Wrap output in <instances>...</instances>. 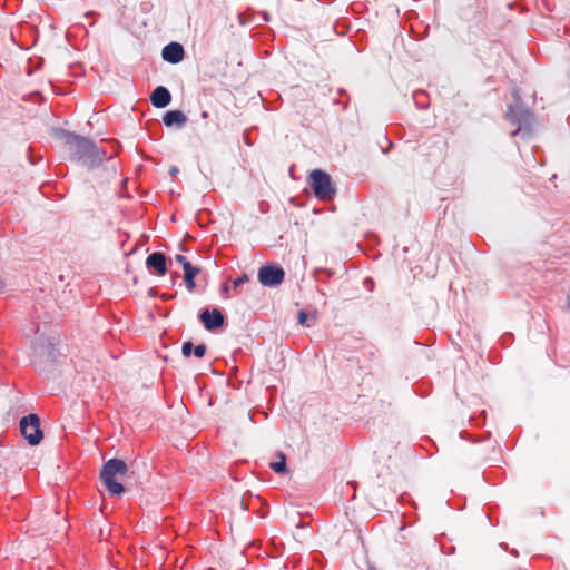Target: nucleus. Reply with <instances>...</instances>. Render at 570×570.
Returning a JSON list of instances; mask_svg holds the SVG:
<instances>
[{"instance_id": "obj_1", "label": "nucleus", "mask_w": 570, "mask_h": 570, "mask_svg": "<svg viewBox=\"0 0 570 570\" xmlns=\"http://www.w3.org/2000/svg\"><path fill=\"white\" fill-rule=\"evenodd\" d=\"M75 157L81 160L87 166H96L104 159L97 146L89 139L77 135H70L68 138Z\"/></svg>"}, {"instance_id": "obj_2", "label": "nucleus", "mask_w": 570, "mask_h": 570, "mask_svg": "<svg viewBox=\"0 0 570 570\" xmlns=\"http://www.w3.org/2000/svg\"><path fill=\"white\" fill-rule=\"evenodd\" d=\"M127 472L128 466L122 460L110 459L104 464L100 479L110 494L119 495L125 491L122 484L117 481V476H125Z\"/></svg>"}, {"instance_id": "obj_3", "label": "nucleus", "mask_w": 570, "mask_h": 570, "mask_svg": "<svg viewBox=\"0 0 570 570\" xmlns=\"http://www.w3.org/2000/svg\"><path fill=\"white\" fill-rule=\"evenodd\" d=\"M308 184L315 197L320 200H332L336 194L331 176L321 169L311 173Z\"/></svg>"}, {"instance_id": "obj_4", "label": "nucleus", "mask_w": 570, "mask_h": 570, "mask_svg": "<svg viewBox=\"0 0 570 570\" xmlns=\"http://www.w3.org/2000/svg\"><path fill=\"white\" fill-rule=\"evenodd\" d=\"M20 431L30 445L39 444L43 438L40 419L37 414L23 416L20 421Z\"/></svg>"}, {"instance_id": "obj_5", "label": "nucleus", "mask_w": 570, "mask_h": 570, "mask_svg": "<svg viewBox=\"0 0 570 570\" xmlns=\"http://www.w3.org/2000/svg\"><path fill=\"white\" fill-rule=\"evenodd\" d=\"M507 118L518 128L512 132V136H517L522 129H529L532 121L531 111L520 104L511 105L507 111Z\"/></svg>"}, {"instance_id": "obj_6", "label": "nucleus", "mask_w": 570, "mask_h": 570, "mask_svg": "<svg viewBox=\"0 0 570 570\" xmlns=\"http://www.w3.org/2000/svg\"><path fill=\"white\" fill-rule=\"evenodd\" d=\"M257 276L263 286L274 287L283 283L285 272L279 266L266 265L258 269Z\"/></svg>"}, {"instance_id": "obj_7", "label": "nucleus", "mask_w": 570, "mask_h": 570, "mask_svg": "<svg viewBox=\"0 0 570 570\" xmlns=\"http://www.w3.org/2000/svg\"><path fill=\"white\" fill-rule=\"evenodd\" d=\"M199 318H200L202 323L204 324V326L209 331H213V330H216V328L223 326L224 321H225L222 312L216 308H214L213 311H209L208 308L204 309L200 313Z\"/></svg>"}, {"instance_id": "obj_8", "label": "nucleus", "mask_w": 570, "mask_h": 570, "mask_svg": "<svg viewBox=\"0 0 570 570\" xmlns=\"http://www.w3.org/2000/svg\"><path fill=\"white\" fill-rule=\"evenodd\" d=\"M146 266L157 275H165L167 272L166 256L160 252L151 253L146 259Z\"/></svg>"}, {"instance_id": "obj_9", "label": "nucleus", "mask_w": 570, "mask_h": 570, "mask_svg": "<svg viewBox=\"0 0 570 570\" xmlns=\"http://www.w3.org/2000/svg\"><path fill=\"white\" fill-rule=\"evenodd\" d=\"M184 48L178 42H170L163 49V59L170 63H178L184 59Z\"/></svg>"}, {"instance_id": "obj_10", "label": "nucleus", "mask_w": 570, "mask_h": 570, "mask_svg": "<svg viewBox=\"0 0 570 570\" xmlns=\"http://www.w3.org/2000/svg\"><path fill=\"white\" fill-rule=\"evenodd\" d=\"M171 95L166 87L158 86L150 95V101L156 108H165L170 104Z\"/></svg>"}, {"instance_id": "obj_11", "label": "nucleus", "mask_w": 570, "mask_h": 570, "mask_svg": "<svg viewBox=\"0 0 570 570\" xmlns=\"http://www.w3.org/2000/svg\"><path fill=\"white\" fill-rule=\"evenodd\" d=\"M163 122L167 127H183L187 122V117L180 110H169L164 115Z\"/></svg>"}, {"instance_id": "obj_12", "label": "nucleus", "mask_w": 570, "mask_h": 570, "mask_svg": "<svg viewBox=\"0 0 570 570\" xmlns=\"http://www.w3.org/2000/svg\"><path fill=\"white\" fill-rule=\"evenodd\" d=\"M183 355L189 357L191 353L197 357L202 358L206 353V345L199 344L194 346L191 342H185L181 347Z\"/></svg>"}, {"instance_id": "obj_13", "label": "nucleus", "mask_w": 570, "mask_h": 570, "mask_svg": "<svg viewBox=\"0 0 570 570\" xmlns=\"http://www.w3.org/2000/svg\"><path fill=\"white\" fill-rule=\"evenodd\" d=\"M184 273H185L184 279H185L187 288L189 291H193L195 288L194 278L199 273V268L194 267L193 265H187V266L185 265Z\"/></svg>"}, {"instance_id": "obj_14", "label": "nucleus", "mask_w": 570, "mask_h": 570, "mask_svg": "<svg viewBox=\"0 0 570 570\" xmlns=\"http://www.w3.org/2000/svg\"><path fill=\"white\" fill-rule=\"evenodd\" d=\"M271 469L275 472V473H278V474H282L286 471V459H285V455L279 453V461L277 462H272L271 463Z\"/></svg>"}, {"instance_id": "obj_15", "label": "nucleus", "mask_w": 570, "mask_h": 570, "mask_svg": "<svg viewBox=\"0 0 570 570\" xmlns=\"http://www.w3.org/2000/svg\"><path fill=\"white\" fill-rule=\"evenodd\" d=\"M247 282H248V276L246 274H244L233 282V288H238L240 285H243Z\"/></svg>"}, {"instance_id": "obj_16", "label": "nucleus", "mask_w": 570, "mask_h": 570, "mask_svg": "<svg viewBox=\"0 0 570 570\" xmlns=\"http://www.w3.org/2000/svg\"><path fill=\"white\" fill-rule=\"evenodd\" d=\"M176 261H177L179 264H181L183 269L185 268V265H186V266H187V265H191V264L189 263V261H188L184 255H177V256H176Z\"/></svg>"}, {"instance_id": "obj_17", "label": "nucleus", "mask_w": 570, "mask_h": 570, "mask_svg": "<svg viewBox=\"0 0 570 570\" xmlns=\"http://www.w3.org/2000/svg\"><path fill=\"white\" fill-rule=\"evenodd\" d=\"M306 320H307V314L304 311H299L298 312V322H299V324L307 325L306 324Z\"/></svg>"}, {"instance_id": "obj_18", "label": "nucleus", "mask_w": 570, "mask_h": 570, "mask_svg": "<svg viewBox=\"0 0 570 570\" xmlns=\"http://www.w3.org/2000/svg\"><path fill=\"white\" fill-rule=\"evenodd\" d=\"M229 291V287L227 284L223 286V293L226 294Z\"/></svg>"}, {"instance_id": "obj_19", "label": "nucleus", "mask_w": 570, "mask_h": 570, "mask_svg": "<svg viewBox=\"0 0 570 570\" xmlns=\"http://www.w3.org/2000/svg\"><path fill=\"white\" fill-rule=\"evenodd\" d=\"M177 173H178V169H177L176 167H173V168L170 169V174H171V175H175V174H177Z\"/></svg>"}, {"instance_id": "obj_20", "label": "nucleus", "mask_w": 570, "mask_h": 570, "mask_svg": "<svg viewBox=\"0 0 570 570\" xmlns=\"http://www.w3.org/2000/svg\"><path fill=\"white\" fill-rule=\"evenodd\" d=\"M2 288H3V281H2V278L0 277V292L2 291Z\"/></svg>"}, {"instance_id": "obj_21", "label": "nucleus", "mask_w": 570, "mask_h": 570, "mask_svg": "<svg viewBox=\"0 0 570 570\" xmlns=\"http://www.w3.org/2000/svg\"><path fill=\"white\" fill-rule=\"evenodd\" d=\"M264 19H265L266 21H268V16H267V13H264Z\"/></svg>"}]
</instances>
